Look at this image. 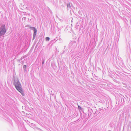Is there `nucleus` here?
Segmentation results:
<instances>
[{
  "label": "nucleus",
  "instance_id": "nucleus-1",
  "mask_svg": "<svg viewBox=\"0 0 131 131\" xmlns=\"http://www.w3.org/2000/svg\"><path fill=\"white\" fill-rule=\"evenodd\" d=\"M13 84L16 90L20 92L23 96H24L25 94L21 87V85L17 78L14 77Z\"/></svg>",
  "mask_w": 131,
  "mask_h": 131
},
{
  "label": "nucleus",
  "instance_id": "nucleus-2",
  "mask_svg": "<svg viewBox=\"0 0 131 131\" xmlns=\"http://www.w3.org/2000/svg\"><path fill=\"white\" fill-rule=\"evenodd\" d=\"M6 32L5 25L2 24L0 27V37L4 35Z\"/></svg>",
  "mask_w": 131,
  "mask_h": 131
},
{
  "label": "nucleus",
  "instance_id": "nucleus-3",
  "mask_svg": "<svg viewBox=\"0 0 131 131\" xmlns=\"http://www.w3.org/2000/svg\"><path fill=\"white\" fill-rule=\"evenodd\" d=\"M33 30L34 31V32L33 34V37L32 38V40H34L36 37V35L37 33V30L36 28L34 29V28H32Z\"/></svg>",
  "mask_w": 131,
  "mask_h": 131
},
{
  "label": "nucleus",
  "instance_id": "nucleus-4",
  "mask_svg": "<svg viewBox=\"0 0 131 131\" xmlns=\"http://www.w3.org/2000/svg\"><path fill=\"white\" fill-rule=\"evenodd\" d=\"M30 26V25H27V26L28 27L30 28V29L32 30H32L33 29L32 28H34V29L36 28L35 27H31V26Z\"/></svg>",
  "mask_w": 131,
  "mask_h": 131
},
{
  "label": "nucleus",
  "instance_id": "nucleus-5",
  "mask_svg": "<svg viewBox=\"0 0 131 131\" xmlns=\"http://www.w3.org/2000/svg\"><path fill=\"white\" fill-rule=\"evenodd\" d=\"M27 66L26 65H24L23 67V69L24 71H26Z\"/></svg>",
  "mask_w": 131,
  "mask_h": 131
},
{
  "label": "nucleus",
  "instance_id": "nucleus-6",
  "mask_svg": "<svg viewBox=\"0 0 131 131\" xmlns=\"http://www.w3.org/2000/svg\"><path fill=\"white\" fill-rule=\"evenodd\" d=\"M46 41H49L50 40V38L48 37H47L46 38Z\"/></svg>",
  "mask_w": 131,
  "mask_h": 131
},
{
  "label": "nucleus",
  "instance_id": "nucleus-7",
  "mask_svg": "<svg viewBox=\"0 0 131 131\" xmlns=\"http://www.w3.org/2000/svg\"><path fill=\"white\" fill-rule=\"evenodd\" d=\"M45 62V60L44 59H42V64H44Z\"/></svg>",
  "mask_w": 131,
  "mask_h": 131
},
{
  "label": "nucleus",
  "instance_id": "nucleus-8",
  "mask_svg": "<svg viewBox=\"0 0 131 131\" xmlns=\"http://www.w3.org/2000/svg\"><path fill=\"white\" fill-rule=\"evenodd\" d=\"M67 6L68 7V6H69V7H70V5L69 4H68L67 5Z\"/></svg>",
  "mask_w": 131,
  "mask_h": 131
},
{
  "label": "nucleus",
  "instance_id": "nucleus-9",
  "mask_svg": "<svg viewBox=\"0 0 131 131\" xmlns=\"http://www.w3.org/2000/svg\"><path fill=\"white\" fill-rule=\"evenodd\" d=\"M22 59H23V58H22V57H21V58L20 59L19 61H20L21 60H22Z\"/></svg>",
  "mask_w": 131,
  "mask_h": 131
},
{
  "label": "nucleus",
  "instance_id": "nucleus-10",
  "mask_svg": "<svg viewBox=\"0 0 131 131\" xmlns=\"http://www.w3.org/2000/svg\"><path fill=\"white\" fill-rule=\"evenodd\" d=\"M78 107L79 108H81V107L80 106H78Z\"/></svg>",
  "mask_w": 131,
  "mask_h": 131
},
{
  "label": "nucleus",
  "instance_id": "nucleus-11",
  "mask_svg": "<svg viewBox=\"0 0 131 131\" xmlns=\"http://www.w3.org/2000/svg\"><path fill=\"white\" fill-rule=\"evenodd\" d=\"M38 43H39V42H38V43H37V45H36V47H36V48L37 47V45H38Z\"/></svg>",
  "mask_w": 131,
  "mask_h": 131
},
{
  "label": "nucleus",
  "instance_id": "nucleus-12",
  "mask_svg": "<svg viewBox=\"0 0 131 131\" xmlns=\"http://www.w3.org/2000/svg\"><path fill=\"white\" fill-rule=\"evenodd\" d=\"M38 130H40L41 131H41L42 130L41 129H40V128H38Z\"/></svg>",
  "mask_w": 131,
  "mask_h": 131
},
{
  "label": "nucleus",
  "instance_id": "nucleus-13",
  "mask_svg": "<svg viewBox=\"0 0 131 131\" xmlns=\"http://www.w3.org/2000/svg\"><path fill=\"white\" fill-rule=\"evenodd\" d=\"M25 58V56H23V58Z\"/></svg>",
  "mask_w": 131,
  "mask_h": 131
},
{
  "label": "nucleus",
  "instance_id": "nucleus-14",
  "mask_svg": "<svg viewBox=\"0 0 131 131\" xmlns=\"http://www.w3.org/2000/svg\"><path fill=\"white\" fill-rule=\"evenodd\" d=\"M55 40L54 39V40H53V41H54Z\"/></svg>",
  "mask_w": 131,
  "mask_h": 131
},
{
  "label": "nucleus",
  "instance_id": "nucleus-15",
  "mask_svg": "<svg viewBox=\"0 0 131 131\" xmlns=\"http://www.w3.org/2000/svg\"><path fill=\"white\" fill-rule=\"evenodd\" d=\"M30 14H29H29H28V15H30Z\"/></svg>",
  "mask_w": 131,
  "mask_h": 131
}]
</instances>
